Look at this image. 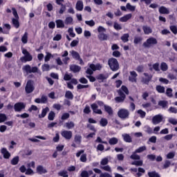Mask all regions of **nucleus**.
I'll return each mask as SVG.
<instances>
[{"instance_id":"obj_1","label":"nucleus","mask_w":177,"mask_h":177,"mask_svg":"<svg viewBox=\"0 0 177 177\" xmlns=\"http://www.w3.org/2000/svg\"><path fill=\"white\" fill-rule=\"evenodd\" d=\"M98 104V105H97ZM100 107H104V106H106L104 104V102H103V101H96L95 103H93L91 104V107L93 111V113H95V114H103V112L102 111L101 109H98Z\"/></svg>"},{"instance_id":"obj_2","label":"nucleus","mask_w":177,"mask_h":177,"mask_svg":"<svg viewBox=\"0 0 177 177\" xmlns=\"http://www.w3.org/2000/svg\"><path fill=\"white\" fill-rule=\"evenodd\" d=\"M108 64L112 71H118L120 70V64L115 58H110L108 60Z\"/></svg>"},{"instance_id":"obj_3","label":"nucleus","mask_w":177,"mask_h":177,"mask_svg":"<svg viewBox=\"0 0 177 177\" xmlns=\"http://www.w3.org/2000/svg\"><path fill=\"white\" fill-rule=\"evenodd\" d=\"M107 164H109V158H102L100 161V168L103 169V171H106V172H112L111 167Z\"/></svg>"},{"instance_id":"obj_4","label":"nucleus","mask_w":177,"mask_h":177,"mask_svg":"<svg viewBox=\"0 0 177 177\" xmlns=\"http://www.w3.org/2000/svg\"><path fill=\"white\" fill-rule=\"evenodd\" d=\"M102 67L103 66L100 64H97L95 65L94 64H90L89 68H87L86 73V74H89V75H92V74H93V71H100Z\"/></svg>"},{"instance_id":"obj_5","label":"nucleus","mask_w":177,"mask_h":177,"mask_svg":"<svg viewBox=\"0 0 177 177\" xmlns=\"http://www.w3.org/2000/svg\"><path fill=\"white\" fill-rule=\"evenodd\" d=\"M129 110L124 108L119 109L118 111V116L121 120H128L129 118Z\"/></svg>"},{"instance_id":"obj_6","label":"nucleus","mask_w":177,"mask_h":177,"mask_svg":"<svg viewBox=\"0 0 177 177\" xmlns=\"http://www.w3.org/2000/svg\"><path fill=\"white\" fill-rule=\"evenodd\" d=\"M35 91V86H34V80H28L26 86H25V92L27 95L30 93H32Z\"/></svg>"},{"instance_id":"obj_7","label":"nucleus","mask_w":177,"mask_h":177,"mask_svg":"<svg viewBox=\"0 0 177 177\" xmlns=\"http://www.w3.org/2000/svg\"><path fill=\"white\" fill-rule=\"evenodd\" d=\"M157 39L154 37H149L146 40V41L143 43L142 46H144V48H151L152 46H154V45H157Z\"/></svg>"},{"instance_id":"obj_8","label":"nucleus","mask_w":177,"mask_h":177,"mask_svg":"<svg viewBox=\"0 0 177 177\" xmlns=\"http://www.w3.org/2000/svg\"><path fill=\"white\" fill-rule=\"evenodd\" d=\"M23 71H25L26 74H31V73H38L39 69L37 66H33L31 68V66L29 64L25 65L22 68Z\"/></svg>"},{"instance_id":"obj_9","label":"nucleus","mask_w":177,"mask_h":177,"mask_svg":"<svg viewBox=\"0 0 177 177\" xmlns=\"http://www.w3.org/2000/svg\"><path fill=\"white\" fill-rule=\"evenodd\" d=\"M22 53L25 56L20 58L21 62H31V60H32V55H30V53H28V51H27V50L24 48L22 50Z\"/></svg>"},{"instance_id":"obj_10","label":"nucleus","mask_w":177,"mask_h":177,"mask_svg":"<svg viewBox=\"0 0 177 177\" xmlns=\"http://www.w3.org/2000/svg\"><path fill=\"white\" fill-rule=\"evenodd\" d=\"M62 138H64L66 140H70L73 138V131L68 130H64L61 132Z\"/></svg>"},{"instance_id":"obj_11","label":"nucleus","mask_w":177,"mask_h":177,"mask_svg":"<svg viewBox=\"0 0 177 177\" xmlns=\"http://www.w3.org/2000/svg\"><path fill=\"white\" fill-rule=\"evenodd\" d=\"M15 111L19 113L26 109V104L24 102H17L14 105Z\"/></svg>"},{"instance_id":"obj_12","label":"nucleus","mask_w":177,"mask_h":177,"mask_svg":"<svg viewBox=\"0 0 177 177\" xmlns=\"http://www.w3.org/2000/svg\"><path fill=\"white\" fill-rule=\"evenodd\" d=\"M162 119H163L162 115L161 114L156 115L152 118V124H153V125H157L160 124V122H162Z\"/></svg>"},{"instance_id":"obj_13","label":"nucleus","mask_w":177,"mask_h":177,"mask_svg":"<svg viewBox=\"0 0 177 177\" xmlns=\"http://www.w3.org/2000/svg\"><path fill=\"white\" fill-rule=\"evenodd\" d=\"M118 93L120 97H115L116 103H124L127 95H125V94L124 93H122L121 91H118Z\"/></svg>"},{"instance_id":"obj_14","label":"nucleus","mask_w":177,"mask_h":177,"mask_svg":"<svg viewBox=\"0 0 177 177\" xmlns=\"http://www.w3.org/2000/svg\"><path fill=\"white\" fill-rule=\"evenodd\" d=\"M37 174H39V175H43V174H47L48 170L44 167L42 165H38L36 168Z\"/></svg>"},{"instance_id":"obj_15","label":"nucleus","mask_w":177,"mask_h":177,"mask_svg":"<svg viewBox=\"0 0 177 177\" xmlns=\"http://www.w3.org/2000/svg\"><path fill=\"white\" fill-rule=\"evenodd\" d=\"M35 102L38 104H45L48 102V97L46 95H42L41 98H36Z\"/></svg>"},{"instance_id":"obj_16","label":"nucleus","mask_w":177,"mask_h":177,"mask_svg":"<svg viewBox=\"0 0 177 177\" xmlns=\"http://www.w3.org/2000/svg\"><path fill=\"white\" fill-rule=\"evenodd\" d=\"M70 70L73 73H80L81 71V66L75 64L70 65Z\"/></svg>"},{"instance_id":"obj_17","label":"nucleus","mask_w":177,"mask_h":177,"mask_svg":"<svg viewBox=\"0 0 177 177\" xmlns=\"http://www.w3.org/2000/svg\"><path fill=\"white\" fill-rule=\"evenodd\" d=\"M158 106L163 109V110H167L168 109V101L160 100L158 103Z\"/></svg>"},{"instance_id":"obj_18","label":"nucleus","mask_w":177,"mask_h":177,"mask_svg":"<svg viewBox=\"0 0 177 177\" xmlns=\"http://www.w3.org/2000/svg\"><path fill=\"white\" fill-rule=\"evenodd\" d=\"M130 19H132V14H127L122 17L120 18V21L122 23H125L128 21V20H130Z\"/></svg>"},{"instance_id":"obj_19","label":"nucleus","mask_w":177,"mask_h":177,"mask_svg":"<svg viewBox=\"0 0 177 177\" xmlns=\"http://www.w3.org/2000/svg\"><path fill=\"white\" fill-rule=\"evenodd\" d=\"M123 140L127 142V143H132V137L128 133H124L122 135Z\"/></svg>"},{"instance_id":"obj_20","label":"nucleus","mask_w":177,"mask_h":177,"mask_svg":"<svg viewBox=\"0 0 177 177\" xmlns=\"http://www.w3.org/2000/svg\"><path fill=\"white\" fill-rule=\"evenodd\" d=\"M1 153L3 154L4 158L7 160L10 158V153L8 151V149H6V148H2L1 150Z\"/></svg>"},{"instance_id":"obj_21","label":"nucleus","mask_w":177,"mask_h":177,"mask_svg":"<svg viewBox=\"0 0 177 177\" xmlns=\"http://www.w3.org/2000/svg\"><path fill=\"white\" fill-rule=\"evenodd\" d=\"M159 13L160 15H169V9L165 6H161L159 8Z\"/></svg>"},{"instance_id":"obj_22","label":"nucleus","mask_w":177,"mask_h":177,"mask_svg":"<svg viewBox=\"0 0 177 177\" xmlns=\"http://www.w3.org/2000/svg\"><path fill=\"white\" fill-rule=\"evenodd\" d=\"M64 128H66V129H73L75 127V124L73 121H69L68 122H66L64 125Z\"/></svg>"},{"instance_id":"obj_23","label":"nucleus","mask_w":177,"mask_h":177,"mask_svg":"<svg viewBox=\"0 0 177 177\" xmlns=\"http://www.w3.org/2000/svg\"><path fill=\"white\" fill-rule=\"evenodd\" d=\"M76 10H79V11H82L84 9V2H82V1L79 0L77 1V2L76 3Z\"/></svg>"},{"instance_id":"obj_24","label":"nucleus","mask_w":177,"mask_h":177,"mask_svg":"<svg viewBox=\"0 0 177 177\" xmlns=\"http://www.w3.org/2000/svg\"><path fill=\"white\" fill-rule=\"evenodd\" d=\"M70 53H71L72 57L73 59H75V60H78V59H80L81 57V56H80V53H78V52H77L74 50L70 51Z\"/></svg>"},{"instance_id":"obj_25","label":"nucleus","mask_w":177,"mask_h":177,"mask_svg":"<svg viewBox=\"0 0 177 177\" xmlns=\"http://www.w3.org/2000/svg\"><path fill=\"white\" fill-rule=\"evenodd\" d=\"M49 111V107H46L42 109L41 113L39 115V118H44Z\"/></svg>"},{"instance_id":"obj_26","label":"nucleus","mask_w":177,"mask_h":177,"mask_svg":"<svg viewBox=\"0 0 177 177\" xmlns=\"http://www.w3.org/2000/svg\"><path fill=\"white\" fill-rule=\"evenodd\" d=\"M117 143H118V138L113 137L109 139V144L111 145V146H114L117 145Z\"/></svg>"},{"instance_id":"obj_27","label":"nucleus","mask_w":177,"mask_h":177,"mask_svg":"<svg viewBox=\"0 0 177 177\" xmlns=\"http://www.w3.org/2000/svg\"><path fill=\"white\" fill-rule=\"evenodd\" d=\"M57 28H64V22L62 19L55 21Z\"/></svg>"},{"instance_id":"obj_28","label":"nucleus","mask_w":177,"mask_h":177,"mask_svg":"<svg viewBox=\"0 0 177 177\" xmlns=\"http://www.w3.org/2000/svg\"><path fill=\"white\" fill-rule=\"evenodd\" d=\"M12 24L15 28H19L20 27V22H19V18H12Z\"/></svg>"},{"instance_id":"obj_29","label":"nucleus","mask_w":177,"mask_h":177,"mask_svg":"<svg viewBox=\"0 0 177 177\" xmlns=\"http://www.w3.org/2000/svg\"><path fill=\"white\" fill-rule=\"evenodd\" d=\"M82 140V136L80 134H76L74 138V142L77 145L81 144V141Z\"/></svg>"},{"instance_id":"obj_30","label":"nucleus","mask_w":177,"mask_h":177,"mask_svg":"<svg viewBox=\"0 0 177 177\" xmlns=\"http://www.w3.org/2000/svg\"><path fill=\"white\" fill-rule=\"evenodd\" d=\"M138 152L134 151L130 156L131 160H140V156L138 155Z\"/></svg>"},{"instance_id":"obj_31","label":"nucleus","mask_w":177,"mask_h":177,"mask_svg":"<svg viewBox=\"0 0 177 177\" xmlns=\"http://www.w3.org/2000/svg\"><path fill=\"white\" fill-rule=\"evenodd\" d=\"M142 30H143L145 34H146L147 35L149 34H151V32H153L151 28H150L149 26H143Z\"/></svg>"},{"instance_id":"obj_32","label":"nucleus","mask_w":177,"mask_h":177,"mask_svg":"<svg viewBox=\"0 0 177 177\" xmlns=\"http://www.w3.org/2000/svg\"><path fill=\"white\" fill-rule=\"evenodd\" d=\"M52 57H53V55H52V53L49 52H46V56L44 57V62L46 63H48V62H49V60H50Z\"/></svg>"},{"instance_id":"obj_33","label":"nucleus","mask_w":177,"mask_h":177,"mask_svg":"<svg viewBox=\"0 0 177 177\" xmlns=\"http://www.w3.org/2000/svg\"><path fill=\"white\" fill-rule=\"evenodd\" d=\"M98 39L100 41H107V39H109V36L104 33H100L98 35Z\"/></svg>"},{"instance_id":"obj_34","label":"nucleus","mask_w":177,"mask_h":177,"mask_svg":"<svg viewBox=\"0 0 177 177\" xmlns=\"http://www.w3.org/2000/svg\"><path fill=\"white\" fill-rule=\"evenodd\" d=\"M104 110L109 115H113V108L109 105H104Z\"/></svg>"},{"instance_id":"obj_35","label":"nucleus","mask_w":177,"mask_h":177,"mask_svg":"<svg viewBox=\"0 0 177 177\" xmlns=\"http://www.w3.org/2000/svg\"><path fill=\"white\" fill-rule=\"evenodd\" d=\"M118 92H122V93H125L126 95H129V91L128 88L125 86H122V87L118 91Z\"/></svg>"},{"instance_id":"obj_36","label":"nucleus","mask_w":177,"mask_h":177,"mask_svg":"<svg viewBox=\"0 0 177 177\" xmlns=\"http://www.w3.org/2000/svg\"><path fill=\"white\" fill-rule=\"evenodd\" d=\"M147 150V147L144 145L136 149L135 151L136 153H143V151H146Z\"/></svg>"},{"instance_id":"obj_37","label":"nucleus","mask_w":177,"mask_h":177,"mask_svg":"<svg viewBox=\"0 0 177 177\" xmlns=\"http://www.w3.org/2000/svg\"><path fill=\"white\" fill-rule=\"evenodd\" d=\"M65 97L66 99H69V100H73V99H74V95H73V93H71V91H68L65 93Z\"/></svg>"},{"instance_id":"obj_38","label":"nucleus","mask_w":177,"mask_h":177,"mask_svg":"<svg viewBox=\"0 0 177 177\" xmlns=\"http://www.w3.org/2000/svg\"><path fill=\"white\" fill-rule=\"evenodd\" d=\"M55 117H56V113H55L53 111H50L48 116L49 121H53L55 120Z\"/></svg>"},{"instance_id":"obj_39","label":"nucleus","mask_w":177,"mask_h":177,"mask_svg":"<svg viewBox=\"0 0 177 177\" xmlns=\"http://www.w3.org/2000/svg\"><path fill=\"white\" fill-rule=\"evenodd\" d=\"M131 165H136V167H142V165H143V161L142 160H135L131 163Z\"/></svg>"},{"instance_id":"obj_40","label":"nucleus","mask_w":177,"mask_h":177,"mask_svg":"<svg viewBox=\"0 0 177 177\" xmlns=\"http://www.w3.org/2000/svg\"><path fill=\"white\" fill-rule=\"evenodd\" d=\"M21 41L23 44H27L28 41V33L25 32L23 37H21Z\"/></svg>"},{"instance_id":"obj_41","label":"nucleus","mask_w":177,"mask_h":177,"mask_svg":"<svg viewBox=\"0 0 177 177\" xmlns=\"http://www.w3.org/2000/svg\"><path fill=\"white\" fill-rule=\"evenodd\" d=\"M126 8L128 10H130L131 12H135V9H136V7L135 6H132L129 3L126 5Z\"/></svg>"},{"instance_id":"obj_42","label":"nucleus","mask_w":177,"mask_h":177,"mask_svg":"<svg viewBox=\"0 0 177 177\" xmlns=\"http://www.w3.org/2000/svg\"><path fill=\"white\" fill-rule=\"evenodd\" d=\"M97 80H98V81H100L101 82H103L104 80H107V77L103 74H100L97 76Z\"/></svg>"},{"instance_id":"obj_43","label":"nucleus","mask_w":177,"mask_h":177,"mask_svg":"<svg viewBox=\"0 0 177 177\" xmlns=\"http://www.w3.org/2000/svg\"><path fill=\"white\" fill-rule=\"evenodd\" d=\"M160 69L162 71H167L168 70V64L165 62H162L160 64Z\"/></svg>"},{"instance_id":"obj_44","label":"nucleus","mask_w":177,"mask_h":177,"mask_svg":"<svg viewBox=\"0 0 177 177\" xmlns=\"http://www.w3.org/2000/svg\"><path fill=\"white\" fill-rule=\"evenodd\" d=\"M42 71H49L50 70V66L48 64H44L41 66Z\"/></svg>"},{"instance_id":"obj_45","label":"nucleus","mask_w":177,"mask_h":177,"mask_svg":"<svg viewBox=\"0 0 177 177\" xmlns=\"http://www.w3.org/2000/svg\"><path fill=\"white\" fill-rule=\"evenodd\" d=\"M129 34L126 33L124 34L122 37H121V39L122 41H123L124 42H128V41H129Z\"/></svg>"},{"instance_id":"obj_46","label":"nucleus","mask_w":177,"mask_h":177,"mask_svg":"<svg viewBox=\"0 0 177 177\" xmlns=\"http://www.w3.org/2000/svg\"><path fill=\"white\" fill-rule=\"evenodd\" d=\"M12 165H17L19 164V156H15L10 161Z\"/></svg>"},{"instance_id":"obj_47","label":"nucleus","mask_w":177,"mask_h":177,"mask_svg":"<svg viewBox=\"0 0 177 177\" xmlns=\"http://www.w3.org/2000/svg\"><path fill=\"white\" fill-rule=\"evenodd\" d=\"M100 124L101 127H106L107 124H109V122L107 121V119L102 118L100 121Z\"/></svg>"},{"instance_id":"obj_48","label":"nucleus","mask_w":177,"mask_h":177,"mask_svg":"<svg viewBox=\"0 0 177 177\" xmlns=\"http://www.w3.org/2000/svg\"><path fill=\"white\" fill-rule=\"evenodd\" d=\"M59 176L68 177V173L66 170L61 171L58 173Z\"/></svg>"},{"instance_id":"obj_49","label":"nucleus","mask_w":177,"mask_h":177,"mask_svg":"<svg viewBox=\"0 0 177 177\" xmlns=\"http://www.w3.org/2000/svg\"><path fill=\"white\" fill-rule=\"evenodd\" d=\"M144 129L147 132V133H149V134L153 133V129L149 126H147V125L145 126Z\"/></svg>"},{"instance_id":"obj_50","label":"nucleus","mask_w":177,"mask_h":177,"mask_svg":"<svg viewBox=\"0 0 177 177\" xmlns=\"http://www.w3.org/2000/svg\"><path fill=\"white\" fill-rule=\"evenodd\" d=\"M156 91H158L159 93H164L165 92V88L162 86H157Z\"/></svg>"},{"instance_id":"obj_51","label":"nucleus","mask_w":177,"mask_h":177,"mask_svg":"<svg viewBox=\"0 0 177 177\" xmlns=\"http://www.w3.org/2000/svg\"><path fill=\"white\" fill-rule=\"evenodd\" d=\"M174 157L175 152L174 151L168 153L166 156V158H167V160H172V158H174Z\"/></svg>"},{"instance_id":"obj_52","label":"nucleus","mask_w":177,"mask_h":177,"mask_svg":"<svg viewBox=\"0 0 177 177\" xmlns=\"http://www.w3.org/2000/svg\"><path fill=\"white\" fill-rule=\"evenodd\" d=\"M85 24L89 27H93L95 24V21H93V19H91L90 21H85Z\"/></svg>"},{"instance_id":"obj_53","label":"nucleus","mask_w":177,"mask_h":177,"mask_svg":"<svg viewBox=\"0 0 177 177\" xmlns=\"http://www.w3.org/2000/svg\"><path fill=\"white\" fill-rule=\"evenodd\" d=\"M72 23H73V17H67L65 19V24L68 25V24H71Z\"/></svg>"},{"instance_id":"obj_54","label":"nucleus","mask_w":177,"mask_h":177,"mask_svg":"<svg viewBox=\"0 0 177 177\" xmlns=\"http://www.w3.org/2000/svg\"><path fill=\"white\" fill-rule=\"evenodd\" d=\"M170 166H171V161L167 160L165 161V164L163 165V169H167V168H169Z\"/></svg>"},{"instance_id":"obj_55","label":"nucleus","mask_w":177,"mask_h":177,"mask_svg":"<svg viewBox=\"0 0 177 177\" xmlns=\"http://www.w3.org/2000/svg\"><path fill=\"white\" fill-rule=\"evenodd\" d=\"M171 32H173V34H174L175 35H176L177 34V26H171L169 27Z\"/></svg>"},{"instance_id":"obj_56","label":"nucleus","mask_w":177,"mask_h":177,"mask_svg":"<svg viewBox=\"0 0 177 177\" xmlns=\"http://www.w3.org/2000/svg\"><path fill=\"white\" fill-rule=\"evenodd\" d=\"M138 114H140L141 118H145L146 117V112L143 111L142 109H140L137 111Z\"/></svg>"},{"instance_id":"obj_57","label":"nucleus","mask_w":177,"mask_h":177,"mask_svg":"<svg viewBox=\"0 0 177 177\" xmlns=\"http://www.w3.org/2000/svg\"><path fill=\"white\" fill-rule=\"evenodd\" d=\"M113 28H115V30H122V27L121 26V25H120V24L115 22L114 25H113Z\"/></svg>"},{"instance_id":"obj_58","label":"nucleus","mask_w":177,"mask_h":177,"mask_svg":"<svg viewBox=\"0 0 177 177\" xmlns=\"http://www.w3.org/2000/svg\"><path fill=\"white\" fill-rule=\"evenodd\" d=\"M166 95L169 97H172L174 95H172V88H167L166 91Z\"/></svg>"},{"instance_id":"obj_59","label":"nucleus","mask_w":177,"mask_h":177,"mask_svg":"<svg viewBox=\"0 0 177 177\" xmlns=\"http://www.w3.org/2000/svg\"><path fill=\"white\" fill-rule=\"evenodd\" d=\"M83 112L84 114H89L91 113V107L88 105H86Z\"/></svg>"},{"instance_id":"obj_60","label":"nucleus","mask_w":177,"mask_h":177,"mask_svg":"<svg viewBox=\"0 0 177 177\" xmlns=\"http://www.w3.org/2000/svg\"><path fill=\"white\" fill-rule=\"evenodd\" d=\"M66 5H62L61 6V8L59 10V15H63V13H64L65 10H66Z\"/></svg>"},{"instance_id":"obj_61","label":"nucleus","mask_w":177,"mask_h":177,"mask_svg":"<svg viewBox=\"0 0 177 177\" xmlns=\"http://www.w3.org/2000/svg\"><path fill=\"white\" fill-rule=\"evenodd\" d=\"M6 115L3 113L0 114V122H5V120H6Z\"/></svg>"},{"instance_id":"obj_62","label":"nucleus","mask_w":177,"mask_h":177,"mask_svg":"<svg viewBox=\"0 0 177 177\" xmlns=\"http://www.w3.org/2000/svg\"><path fill=\"white\" fill-rule=\"evenodd\" d=\"M81 177H89V173L87 171H82L80 174Z\"/></svg>"},{"instance_id":"obj_63","label":"nucleus","mask_w":177,"mask_h":177,"mask_svg":"<svg viewBox=\"0 0 177 177\" xmlns=\"http://www.w3.org/2000/svg\"><path fill=\"white\" fill-rule=\"evenodd\" d=\"M168 111H169V113H173L174 114H176L177 113V109L174 107V106H171L169 109Z\"/></svg>"},{"instance_id":"obj_64","label":"nucleus","mask_w":177,"mask_h":177,"mask_svg":"<svg viewBox=\"0 0 177 177\" xmlns=\"http://www.w3.org/2000/svg\"><path fill=\"white\" fill-rule=\"evenodd\" d=\"M100 177H113V176H111V174L105 172V173H101L100 175Z\"/></svg>"}]
</instances>
